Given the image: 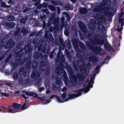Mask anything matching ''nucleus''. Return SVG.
I'll return each mask as SVG.
<instances>
[{"instance_id": "37", "label": "nucleus", "mask_w": 124, "mask_h": 124, "mask_svg": "<svg viewBox=\"0 0 124 124\" xmlns=\"http://www.w3.org/2000/svg\"><path fill=\"white\" fill-rule=\"evenodd\" d=\"M12 56V54H10L8 56L7 58L5 61V63H7V62L11 61V58Z\"/></svg>"}, {"instance_id": "41", "label": "nucleus", "mask_w": 124, "mask_h": 124, "mask_svg": "<svg viewBox=\"0 0 124 124\" xmlns=\"http://www.w3.org/2000/svg\"><path fill=\"white\" fill-rule=\"evenodd\" d=\"M28 108V107H27L26 104V103L24 104L23 105V106H22V107H20V110H21V111L24 109H26Z\"/></svg>"}, {"instance_id": "56", "label": "nucleus", "mask_w": 124, "mask_h": 124, "mask_svg": "<svg viewBox=\"0 0 124 124\" xmlns=\"http://www.w3.org/2000/svg\"><path fill=\"white\" fill-rule=\"evenodd\" d=\"M52 24V22L50 21H48L47 23L46 26L48 28H49L50 27L51 25Z\"/></svg>"}, {"instance_id": "3", "label": "nucleus", "mask_w": 124, "mask_h": 124, "mask_svg": "<svg viewBox=\"0 0 124 124\" xmlns=\"http://www.w3.org/2000/svg\"><path fill=\"white\" fill-rule=\"evenodd\" d=\"M38 62L33 59L31 67L32 69V72L30 76L31 78H40V74L38 71L37 68L38 66Z\"/></svg>"}, {"instance_id": "62", "label": "nucleus", "mask_w": 124, "mask_h": 124, "mask_svg": "<svg viewBox=\"0 0 124 124\" xmlns=\"http://www.w3.org/2000/svg\"><path fill=\"white\" fill-rule=\"evenodd\" d=\"M53 52H51L50 54V55L49 56V57L51 59H53L54 57L53 55Z\"/></svg>"}, {"instance_id": "11", "label": "nucleus", "mask_w": 124, "mask_h": 124, "mask_svg": "<svg viewBox=\"0 0 124 124\" xmlns=\"http://www.w3.org/2000/svg\"><path fill=\"white\" fill-rule=\"evenodd\" d=\"M89 78H78V81L77 85L80 86H83V87L85 86L86 85L89 81Z\"/></svg>"}, {"instance_id": "13", "label": "nucleus", "mask_w": 124, "mask_h": 124, "mask_svg": "<svg viewBox=\"0 0 124 124\" xmlns=\"http://www.w3.org/2000/svg\"><path fill=\"white\" fill-rule=\"evenodd\" d=\"M15 42L14 40H13L12 39H9L5 45L4 46L5 48H9L10 49L15 45Z\"/></svg>"}, {"instance_id": "34", "label": "nucleus", "mask_w": 124, "mask_h": 124, "mask_svg": "<svg viewBox=\"0 0 124 124\" xmlns=\"http://www.w3.org/2000/svg\"><path fill=\"white\" fill-rule=\"evenodd\" d=\"M48 8L50 10L53 11H55L56 10V9L55 7L50 4L48 5Z\"/></svg>"}, {"instance_id": "54", "label": "nucleus", "mask_w": 124, "mask_h": 124, "mask_svg": "<svg viewBox=\"0 0 124 124\" xmlns=\"http://www.w3.org/2000/svg\"><path fill=\"white\" fill-rule=\"evenodd\" d=\"M70 79H71L73 80L75 83H76L77 84V83H78V78H69Z\"/></svg>"}, {"instance_id": "52", "label": "nucleus", "mask_w": 124, "mask_h": 124, "mask_svg": "<svg viewBox=\"0 0 124 124\" xmlns=\"http://www.w3.org/2000/svg\"><path fill=\"white\" fill-rule=\"evenodd\" d=\"M66 47L68 48L69 49H70L71 47V43L70 41H69L68 43L66 45Z\"/></svg>"}, {"instance_id": "51", "label": "nucleus", "mask_w": 124, "mask_h": 124, "mask_svg": "<svg viewBox=\"0 0 124 124\" xmlns=\"http://www.w3.org/2000/svg\"><path fill=\"white\" fill-rule=\"evenodd\" d=\"M103 0H103V1L102 2H101V4L100 5V6L101 7H104V6L106 5L107 4L106 2L103 1Z\"/></svg>"}, {"instance_id": "15", "label": "nucleus", "mask_w": 124, "mask_h": 124, "mask_svg": "<svg viewBox=\"0 0 124 124\" xmlns=\"http://www.w3.org/2000/svg\"><path fill=\"white\" fill-rule=\"evenodd\" d=\"M42 78H35L33 79V83L32 85H35L37 87H39L42 85Z\"/></svg>"}, {"instance_id": "42", "label": "nucleus", "mask_w": 124, "mask_h": 124, "mask_svg": "<svg viewBox=\"0 0 124 124\" xmlns=\"http://www.w3.org/2000/svg\"><path fill=\"white\" fill-rule=\"evenodd\" d=\"M85 37L86 38H87L88 39H91V35L89 32H88V33L85 34Z\"/></svg>"}, {"instance_id": "1", "label": "nucleus", "mask_w": 124, "mask_h": 124, "mask_svg": "<svg viewBox=\"0 0 124 124\" xmlns=\"http://www.w3.org/2000/svg\"><path fill=\"white\" fill-rule=\"evenodd\" d=\"M32 49L30 45L25 46L23 49L21 47L17 50V52L14 54L16 56L15 58V62L11 63V71L13 72L19 64L22 65L26 63L25 67L27 71H30L31 70V54Z\"/></svg>"}, {"instance_id": "49", "label": "nucleus", "mask_w": 124, "mask_h": 124, "mask_svg": "<svg viewBox=\"0 0 124 124\" xmlns=\"http://www.w3.org/2000/svg\"><path fill=\"white\" fill-rule=\"evenodd\" d=\"M52 87L54 91H57V87L56 84H53L52 86Z\"/></svg>"}, {"instance_id": "43", "label": "nucleus", "mask_w": 124, "mask_h": 124, "mask_svg": "<svg viewBox=\"0 0 124 124\" xmlns=\"http://www.w3.org/2000/svg\"><path fill=\"white\" fill-rule=\"evenodd\" d=\"M80 29L81 31L83 32L84 34H85L88 33L87 31H86L84 27L81 28Z\"/></svg>"}, {"instance_id": "38", "label": "nucleus", "mask_w": 124, "mask_h": 124, "mask_svg": "<svg viewBox=\"0 0 124 124\" xmlns=\"http://www.w3.org/2000/svg\"><path fill=\"white\" fill-rule=\"evenodd\" d=\"M48 38L50 42H52L54 40L52 34L49 33L48 36Z\"/></svg>"}, {"instance_id": "35", "label": "nucleus", "mask_w": 124, "mask_h": 124, "mask_svg": "<svg viewBox=\"0 0 124 124\" xmlns=\"http://www.w3.org/2000/svg\"><path fill=\"white\" fill-rule=\"evenodd\" d=\"M8 109V112L9 113H13L12 112V110H14L13 108L12 105L9 106L7 107V108Z\"/></svg>"}, {"instance_id": "23", "label": "nucleus", "mask_w": 124, "mask_h": 124, "mask_svg": "<svg viewBox=\"0 0 124 124\" xmlns=\"http://www.w3.org/2000/svg\"><path fill=\"white\" fill-rule=\"evenodd\" d=\"M89 61L94 63H96L97 61V59L96 56L92 55L89 58Z\"/></svg>"}, {"instance_id": "24", "label": "nucleus", "mask_w": 124, "mask_h": 124, "mask_svg": "<svg viewBox=\"0 0 124 124\" xmlns=\"http://www.w3.org/2000/svg\"><path fill=\"white\" fill-rule=\"evenodd\" d=\"M76 95L75 94L71 93L70 94V93H68V96H69L68 99L65 100L63 101H69V99H73L74 98H76Z\"/></svg>"}, {"instance_id": "57", "label": "nucleus", "mask_w": 124, "mask_h": 124, "mask_svg": "<svg viewBox=\"0 0 124 124\" xmlns=\"http://www.w3.org/2000/svg\"><path fill=\"white\" fill-rule=\"evenodd\" d=\"M38 91L41 92L43 90L45 89V88L44 87H38Z\"/></svg>"}, {"instance_id": "32", "label": "nucleus", "mask_w": 124, "mask_h": 124, "mask_svg": "<svg viewBox=\"0 0 124 124\" xmlns=\"http://www.w3.org/2000/svg\"><path fill=\"white\" fill-rule=\"evenodd\" d=\"M54 97H56V98L57 100L59 103H62L63 102H63V101L62 102L61 100L60 99V97L56 95H52L51 96L50 98L51 99H52L53 98H54Z\"/></svg>"}, {"instance_id": "58", "label": "nucleus", "mask_w": 124, "mask_h": 124, "mask_svg": "<svg viewBox=\"0 0 124 124\" xmlns=\"http://www.w3.org/2000/svg\"><path fill=\"white\" fill-rule=\"evenodd\" d=\"M12 78H19L18 73L15 72L13 75Z\"/></svg>"}, {"instance_id": "7", "label": "nucleus", "mask_w": 124, "mask_h": 124, "mask_svg": "<svg viewBox=\"0 0 124 124\" xmlns=\"http://www.w3.org/2000/svg\"><path fill=\"white\" fill-rule=\"evenodd\" d=\"M44 42L42 40L39 41L37 44L38 47V50L39 52L41 51L43 54H48L49 53L50 49L49 48L47 49V51L46 52V45L45 44H44Z\"/></svg>"}, {"instance_id": "25", "label": "nucleus", "mask_w": 124, "mask_h": 124, "mask_svg": "<svg viewBox=\"0 0 124 124\" xmlns=\"http://www.w3.org/2000/svg\"><path fill=\"white\" fill-rule=\"evenodd\" d=\"M124 14V11L119 16L118 18L119 19L118 20V21H119L118 23V24L119 25L120 23L121 25L122 26L124 25V22L123 21V19L122 18H120Z\"/></svg>"}, {"instance_id": "59", "label": "nucleus", "mask_w": 124, "mask_h": 124, "mask_svg": "<svg viewBox=\"0 0 124 124\" xmlns=\"http://www.w3.org/2000/svg\"><path fill=\"white\" fill-rule=\"evenodd\" d=\"M59 29V28L57 26H54V32L56 33Z\"/></svg>"}, {"instance_id": "21", "label": "nucleus", "mask_w": 124, "mask_h": 124, "mask_svg": "<svg viewBox=\"0 0 124 124\" xmlns=\"http://www.w3.org/2000/svg\"><path fill=\"white\" fill-rule=\"evenodd\" d=\"M71 42L75 48H78L79 40L78 39L75 38H73L71 40Z\"/></svg>"}, {"instance_id": "31", "label": "nucleus", "mask_w": 124, "mask_h": 124, "mask_svg": "<svg viewBox=\"0 0 124 124\" xmlns=\"http://www.w3.org/2000/svg\"><path fill=\"white\" fill-rule=\"evenodd\" d=\"M14 79L16 80L18 78V82L19 84L24 86V80H23V78H13Z\"/></svg>"}, {"instance_id": "50", "label": "nucleus", "mask_w": 124, "mask_h": 124, "mask_svg": "<svg viewBox=\"0 0 124 124\" xmlns=\"http://www.w3.org/2000/svg\"><path fill=\"white\" fill-rule=\"evenodd\" d=\"M61 79H63L64 83L65 85H67L68 84L69 82V78H61Z\"/></svg>"}, {"instance_id": "44", "label": "nucleus", "mask_w": 124, "mask_h": 124, "mask_svg": "<svg viewBox=\"0 0 124 124\" xmlns=\"http://www.w3.org/2000/svg\"><path fill=\"white\" fill-rule=\"evenodd\" d=\"M104 46L105 48V49H108L109 50H112L111 49H110V48H111V46L107 44H104Z\"/></svg>"}, {"instance_id": "14", "label": "nucleus", "mask_w": 124, "mask_h": 124, "mask_svg": "<svg viewBox=\"0 0 124 124\" xmlns=\"http://www.w3.org/2000/svg\"><path fill=\"white\" fill-rule=\"evenodd\" d=\"M35 78H26L24 80V86L26 87L28 86H30L33 83V79Z\"/></svg>"}, {"instance_id": "18", "label": "nucleus", "mask_w": 124, "mask_h": 124, "mask_svg": "<svg viewBox=\"0 0 124 124\" xmlns=\"http://www.w3.org/2000/svg\"><path fill=\"white\" fill-rule=\"evenodd\" d=\"M12 106L14 110L16 111V112H20V108L21 105L20 104L16 103H13Z\"/></svg>"}, {"instance_id": "28", "label": "nucleus", "mask_w": 124, "mask_h": 124, "mask_svg": "<svg viewBox=\"0 0 124 124\" xmlns=\"http://www.w3.org/2000/svg\"><path fill=\"white\" fill-rule=\"evenodd\" d=\"M61 78H52V79H55L56 80V84L59 86H61L62 85L61 82Z\"/></svg>"}, {"instance_id": "2", "label": "nucleus", "mask_w": 124, "mask_h": 124, "mask_svg": "<svg viewBox=\"0 0 124 124\" xmlns=\"http://www.w3.org/2000/svg\"><path fill=\"white\" fill-rule=\"evenodd\" d=\"M85 61L84 59H82L81 60H78L77 61L76 63L79 66L80 71L82 74L87 76V73L86 71L87 68Z\"/></svg>"}, {"instance_id": "61", "label": "nucleus", "mask_w": 124, "mask_h": 124, "mask_svg": "<svg viewBox=\"0 0 124 124\" xmlns=\"http://www.w3.org/2000/svg\"><path fill=\"white\" fill-rule=\"evenodd\" d=\"M66 93L64 92L63 93L62 95V98L63 99H65L66 97Z\"/></svg>"}, {"instance_id": "12", "label": "nucleus", "mask_w": 124, "mask_h": 124, "mask_svg": "<svg viewBox=\"0 0 124 124\" xmlns=\"http://www.w3.org/2000/svg\"><path fill=\"white\" fill-rule=\"evenodd\" d=\"M60 53L58 52L57 55V59L58 60V65L57 66H62L64 65L63 63L65 62V58L63 54H61V56L60 55Z\"/></svg>"}, {"instance_id": "36", "label": "nucleus", "mask_w": 124, "mask_h": 124, "mask_svg": "<svg viewBox=\"0 0 124 124\" xmlns=\"http://www.w3.org/2000/svg\"><path fill=\"white\" fill-rule=\"evenodd\" d=\"M98 29L99 31H103L105 30V28L103 25L101 24L98 26Z\"/></svg>"}, {"instance_id": "30", "label": "nucleus", "mask_w": 124, "mask_h": 124, "mask_svg": "<svg viewBox=\"0 0 124 124\" xmlns=\"http://www.w3.org/2000/svg\"><path fill=\"white\" fill-rule=\"evenodd\" d=\"M75 93H77L78 94H75L76 97H78L79 96L81 95L82 94V90H81V89H80L76 91H73Z\"/></svg>"}, {"instance_id": "4", "label": "nucleus", "mask_w": 124, "mask_h": 124, "mask_svg": "<svg viewBox=\"0 0 124 124\" xmlns=\"http://www.w3.org/2000/svg\"><path fill=\"white\" fill-rule=\"evenodd\" d=\"M40 68L42 71H45V74L48 76L47 78H50V70L49 66L47 63L43 61H41L40 63Z\"/></svg>"}, {"instance_id": "60", "label": "nucleus", "mask_w": 124, "mask_h": 124, "mask_svg": "<svg viewBox=\"0 0 124 124\" xmlns=\"http://www.w3.org/2000/svg\"><path fill=\"white\" fill-rule=\"evenodd\" d=\"M48 55L47 54H45L44 56H43V58L42 59H44L45 61H47L48 58Z\"/></svg>"}, {"instance_id": "19", "label": "nucleus", "mask_w": 124, "mask_h": 124, "mask_svg": "<svg viewBox=\"0 0 124 124\" xmlns=\"http://www.w3.org/2000/svg\"><path fill=\"white\" fill-rule=\"evenodd\" d=\"M28 19V17L27 16H25L24 17L20 20L19 24L18 23H17L16 26H17L18 25H19L20 24H23L24 25H25L26 24V21Z\"/></svg>"}, {"instance_id": "10", "label": "nucleus", "mask_w": 124, "mask_h": 124, "mask_svg": "<svg viewBox=\"0 0 124 124\" xmlns=\"http://www.w3.org/2000/svg\"><path fill=\"white\" fill-rule=\"evenodd\" d=\"M90 80L87 86L83 87L84 88L81 89L84 93H87L90 90V88H92L93 86V84L94 83L95 78H90Z\"/></svg>"}, {"instance_id": "27", "label": "nucleus", "mask_w": 124, "mask_h": 124, "mask_svg": "<svg viewBox=\"0 0 124 124\" xmlns=\"http://www.w3.org/2000/svg\"><path fill=\"white\" fill-rule=\"evenodd\" d=\"M28 32V29H26L24 26L23 27L20 31V33H23V34L24 35L26 36L27 35Z\"/></svg>"}, {"instance_id": "5", "label": "nucleus", "mask_w": 124, "mask_h": 124, "mask_svg": "<svg viewBox=\"0 0 124 124\" xmlns=\"http://www.w3.org/2000/svg\"><path fill=\"white\" fill-rule=\"evenodd\" d=\"M101 38V36L99 34H96L94 35V37L91 39V42L93 45L101 46L103 45L105 43L104 40L102 39H99Z\"/></svg>"}, {"instance_id": "26", "label": "nucleus", "mask_w": 124, "mask_h": 124, "mask_svg": "<svg viewBox=\"0 0 124 124\" xmlns=\"http://www.w3.org/2000/svg\"><path fill=\"white\" fill-rule=\"evenodd\" d=\"M6 26L10 28H11L16 25V23L13 22H8L6 24Z\"/></svg>"}, {"instance_id": "39", "label": "nucleus", "mask_w": 124, "mask_h": 124, "mask_svg": "<svg viewBox=\"0 0 124 124\" xmlns=\"http://www.w3.org/2000/svg\"><path fill=\"white\" fill-rule=\"evenodd\" d=\"M72 64L75 70L77 71H78L79 70V69L78 66V65H76V62L74 61H73Z\"/></svg>"}, {"instance_id": "53", "label": "nucleus", "mask_w": 124, "mask_h": 124, "mask_svg": "<svg viewBox=\"0 0 124 124\" xmlns=\"http://www.w3.org/2000/svg\"><path fill=\"white\" fill-rule=\"evenodd\" d=\"M0 93L1 94L2 96H4V97H8L9 95L8 94L6 93H2V92H0Z\"/></svg>"}, {"instance_id": "20", "label": "nucleus", "mask_w": 124, "mask_h": 124, "mask_svg": "<svg viewBox=\"0 0 124 124\" xmlns=\"http://www.w3.org/2000/svg\"><path fill=\"white\" fill-rule=\"evenodd\" d=\"M91 23H90L88 25V27L90 30H93L95 27V25L94 24L96 23V21L94 19H92V20Z\"/></svg>"}, {"instance_id": "47", "label": "nucleus", "mask_w": 124, "mask_h": 124, "mask_svg": "<svg viewBox=\"0 0 124 124\" xmlns=\"http://www.w3.org/2000/svg\"><path fill=\"white\" fill-rule=\"evenodd\" d=\"M78 55H79L80 56H82L83 55L84 53L82 50L80 49L78 51Z\"/></svg>"}, {"instance_id": "63", "label": "nucleus", "mask_w": 124, "mask_h": 124, "mask_svg": "<svg viewBox=\"0 0 124 124\" xmlns=\"http://www.w3.org/2000/svg\"><path fill=\"white\" fill-rule=\"evenodd\" d=\"M38 39L37 38H34L32 42L34 44H36L38 42Z\"/></svg>"}, {"instance_id": "9", "label": "nucleus", "mask_w": 124, "mask_h": 124, "mask_svg": "<svg viewBox=\"0 0 124 124\" xmlns=\"http://www.w3.org/2000/svg\"><path fill=\"white\" fill-rule=\"evenodd\" d=\"M22 92L24 94H22L21 95L23 98L25 99V100H27L29 96L33 98H38V96L37 94L33 92H28L24 90L22 91Z\"/></svg>"}, {"instance_id": "33", "label": "nucleus", "mask_w": 124, "mask_h": 124, "mask_svg": "<svg viewBox=\"0 0 124 124\" xmlns=\"http://www.w3.org/2000/svg\"><path fill=\"white\" fill-rule=\"evenodd\" d=\"M79 45L80 47L84 51H85L86 49V47L85 46L83 43L79 41Z\"/></svg>"}, {"instance_id": "40", "label": "nucleus", "mask_w": 124, "mask_h": 124, "mask_svg": "<svg viewBox=\"0 0 124 124\" xmlns=\"http://www.w3.org/2000/svg\"><path fill=\"white\" fill-rule=\"evenodd\" d=\"M123 28V26H121V25H119L117 27V29L116 30V31L117 30L118 31L120 32V33L122 34V32L121 31Z\"/></svg>"}, {"instance_id": "45", "label": "nucleus", "mask_w": 124, "mask_h": 124, "mask_svg": "<svg viewBox=\"0 0 124 124\" xmlns=\"http://www.w3.org/2000/svg\"><path fill=\"white\" fill-rule=\"evenodd\" d=\"M42 11L43 13H45L47 15L49 14V12L47 9H43Z\"/></svg>"}, {"instance_id": "16", "label": "nucleus", "mask_w": 124, "mask_h": 124, "mask_svg": "<svg viewBox=\"0 0 124 124\" xmlns=\"http://www.w3.org/2000/svg\"><path fill=\"white\" fill-rule=\"evenodd\" d=\"M26 70H25V68L24 66L22 67H21L19 70V73L20 75L21 76H23L24 78H25L27 76V72L28 73L30 71H27V69L26 68Z\"/></svg>"}, {"instance_id": "29", "label": "nucleus", "mask_w": 124, "mask_h": 124, "mask_svg": "<svg viewBox=\"0 0 124 124\" xmlns=\"http://www.w3.org/2000/svg\"><path fill=\"white\" fill-rule=\"evenodd\" d=\"M79 10L80 13L81 14H86L87 12V9L85 8L82 7Z\"/></svg>"}, {"instance_id": "46", "label": "nucleus", "mask_w": 124, "mask_h": 124, "mask_svg": "<svg viewBox=\"0 0 124 124\" xmlns=\"http://www.w3.org/2000/svg\"><path fill=\"white\" fill-rule=\"evenodd\" d=\"M78 25L80 28L84 27V24L81 21H79L78 22Z\"/></svg>"}, {"instance_id": "55", "label": "nucleus", "mask_w": 124, "mask_h": 124, "mask_svg": "<svg viewBox=\"0 0 124 124\" xmlns=\"http://www.w3.org/2000/svg\"><path fill=\"white\" fill-rule=\"evenodd\" d=\"M11 71L10 72H9L8 71H8H6L5 72V74L6 75H11L12 73L13 72L11 71Z\"/></svg>"}, {"instance_id": "6", "label": "nucleus", "mask_w": 124, "mask_h": 124, "mask_svg": "<svg viewBox=\"0 0 124 124\" xmlns=\"http://www.w3.org/2000/svg\"><path fill=\"white\" fill-rule=\"evenodd\" d=\"M86 45L87 47L91 50L93 51L95 54H100L102 49L101 46L98 47L92 45L89 41H87L86 43Z\"/></svg>"}, {"instance_id": "64", "label": "nucleus", "mask_w": 124, "mask_h": 124, "mask_svg": "<svg viewBox=\"0 0 124 124\" xmlns=\"http://www.w3.org/2000/svg\"><path fill=\"white\" fill-rule=\"evenodd\" d=\"M99 10V9L96 7L94 8L93 9V11L95 12H98Z\"/></svg>"}, {"instance_id": "8", "label": "nucleus", "mask_w": 124, "mask_h": 124, "mask_svg": "<svg viewBox=\"0 0 124 124\" xmlns=\"http://www.w3.org/2000/svg\"><path fill=\"white\" fill-rule=\"evenodd\" d=\"M64 65L59 67L57 66L55 69L56 74L57 76L62 75V78H68L66 71L64 69Z\"/></svg>"}, {"instance_id": "22", "label": "nucleus", "mask_w": 124, "mask_h": 124, "mask_svg": "<svg viewBox=\"0 0 124 124\" xmlns=\"http://www.w3.org/2000/svg\"><path fill=\"white\" fill-rule=\"evenodd\" d=\"M68 72V74L69 76V78H85V77H77L76 75H74L73 72L71 69L70 70H67ZM85 78H86V77Z\"/></svg>"}, {"instance_id": "17", "label": "nucleus", "mask_w": 124, "mask_h": 124, "mask_svg": "<svg viewBox=\"0 0 124 124\" xmlns=\"http://www.w3.org/2000/svg\"><path fill=\"white\" fill-rule=\"evenodd\" d=\"M34 57L35 59L38 60H42L43 58V56L42 53L37 51L34 53Z\"/></svg>"}, {"instance_id": "48", "label": "nucleus", "mask_w": 124, "mask_h": 124, "mask_svg": "<svg viewBox=\"0 0 124 124\" xmlns=\"http://www.w3.org/2000/svg\"><path fill=\"white\" fill-rule=\"evenodd\" d=\"M15 17L12 16H9L8 18V21H12L14 19Z\"/></svg>"}]
</instances>
